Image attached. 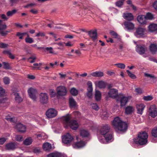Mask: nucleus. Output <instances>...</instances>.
Instances as JSON below:
<instances>
[{
  "mask_svg": "<svg viewBox=\"0 0 157 157\" xmlns=\"http://www.w3.org/2000/svg\"><path fill=\"white\" fill-rule=\"evenodd\" d=\"M110 127L108 124L103 125L101 129L97 131V135L99 141L102 144L110 143L114 140L112 133L109 132Z\"/></svg>",
  "mask_w": 157,
  "mask_h": 157,
  "instance_id": "f257e3e1",
  "label": "nucleus"
},
{
  "mask_svg": "<svg viewBox=\"0 0 157 157\" xmlns=\"http://www.w3.org/2000/svg\"><path fill=\"white\" fill-rule=\"evenodd\" d=\"M71 115L68 114L63 118L64 127L68 128L69 127L73 130H75L78 127L79 124L77 121L75 120H71Z\"/></svg>",
  "mask_w": 157,
  "mask_h": 157,
  "instance_id": "f03ea898",
  "label": "nucleus"
},
{
  "mask_svg": "<svg viewBox=\"0 0 157 157\" xmlns=\"http://www.w3.org/2000/svg\"><path fill=\"white\" fill-rule=\"evenodd\" d=\"M112 125L115 129L120 131L121 133L125 132L128 128L127 124L125 122H123L118 117L114 118Z\"/></svg>",
  "mask_w": 157,
  "mask_h": 157,
  "instance_id": "7ed1b4c3",
  "label": "nucleus"
},
{
  "mask_svg": "<svg viewBox=\"0 0 157 157\" xmlns=\"http://www.w3.org/2000/svg\"><path fill=\"white\" fill-rule=\"evenodd\" d=\"M148 135L145 132H140L138 136L133 139L134 142L136 144L140 145H146L147 143Z\"/></svg>",
  "mask_w": 157,
  "mask_h": 157,
  "instance_id": "20e7f679",
  "label": "nucleus"
},
{
  "mask_svg": "<svg viewBox=\"0 0 157 157\" xmlns=\"http://www.w3.org/2000/svg\"><path fill=\"white\" fill-rule=\"evenodd\" d=\"M116 100L117 101L120 102L121 106H124L128 101V97L125 96L122 93H120Z\"/></svg>",
  "mask_w": 157,
  "mask_h": 157,
  "instance_id": "39448f33",
  "label": "nucleus"
},
{
  "mask_svg": "<svg viewBox=\"0 0 157 157\" xmlns=\"http://www.w3.org/2000/svg\"><path fill=\"white\" fill-rule=\"evenodd\" d=\"M7 28V26L5 23L2 20H0V34L2 36H5L11 31V30H5Z\"/></svg>",
  "mask_w": 157,
  "mask_h": 157,
  "instance_id": "423d86ee",
  "label": "nucleus"
},
{
  "mask_svg": "<svg viewBox=\"0 0 157 157\" xmlns=\"http://www.w3.org/2000/svg\"><path fill=\"white\" fill-rule=\"evenodd\" d=\"M73 140V137L68 133L62 137L63 143L67 145H70V143Z\"/></svg>",
  "mask_w": 157,
  "mask_h": 157,
  "instance_id": "0eeeda50",
  "label": "nucleus"
},
{
  "mask_svg": "<svg viewBox=\"0 0 157 157\" xmlns=\"http://www.w3.org/2000/svg\"><path fill=\"white\" fill-rule=\"evenodd\" d=\"M135 44H136V51L140 55H142L144 53L146 50V47L144 44H137V42L133 41Z\"/></svg>",
  "mask_w": 157,
  "mask_h": 157,
  "instance_id": "6e6552de",
  "label": "nucleus"
},
{
  "mask_svg": "<svg viewBox=\"0 0 157 157\" xmlns=\"http://www.w3.org/2000/svg\"><path fill=\"white\" fill-rule=\"evenodd\" d=\"M57 94L60 96L65 95L67 93V89L64 86H60L56 88Z\"/></svg>",
  "mask_w": 157,
  "mask_h": 157,
  "instance_id": "1a4fd4ad",
  "label": "nucleus"
},
{
  "mask_svg": "<svg viewBox=\"0 0 157 157\" xmlns=\"http://www.w3.org/2000/svg\"><path fill=\"white\" fill-rule=\"evenodd\" d=\"M40 101L41 104H46L48 102V96L46 93H41L39 95Z\"/></svg>",
  "mask_w": 157,
  "mask_h": 157,
  "instance_id": "9d476101",
  "label": "nucleus"
},
{
  "mask_svg": "<svg viewBox=\"0 0 157 157\" xmlns=\"http://www.w3.org/2000/svg\"><path fill=\"white\" fill-rule=\"evenodd\" d=\"M57 111L54 109H50L47 110L46 112V115L49 118H52L55 117L57 115Z\"/></svg>",
  "mask_w": 157,
  "mask_h": 157,
  "instance_id": "9b49d317",
  "label": "nucleus"
},
{
  "mask_svg": "<svg viewBox=\"0 0 157 157\" xmlns=\"http://www.w3.org/2000/svg\"><path fill=\"white\" fill-rule=\"evenodd\" d=\"M108 94L109 97L117 99L119 95L118 90L114 88L110 89L108 93Z\"/></svg>",
  "mask_w": 157,
  "mask_h": 157,
  "instance_id": "f8f14e48",
  "label": "nucleus"
},
{
  "mask_svg": "<svg viewBox=\"0 0 157 157\" xmlns=\"http://www.w3.org/2000/svg\"><path fill=\"white\" fill-rule=\"evenodd\" d=\"M149 115L153 118L155 117L157 115V109L155 105L150 106Z\"/></svg>",
  "mask_w": 157,
  "mask_h": 157,
  "instance_id": "ddd939ff",
  "label": "nucleus"
},
{
  "mask_svg": "<svg viewBox=\"0 0 157 157\" xmlns=\"http://www.w3.org/2000/svg\"><path fill=\"white\" fill-rule=\"evenodd\" d=\"M28 92L30 97L33 101H36V97L35 95L37 93V90L34 89L30 88L28 90Z\"/></svg>",
  "mask_w": 157,
  "mask_h": 157,
  "instance_id": "4468645a",
  "label": "nucleus"
},
{
  "mask_svg": "<svg viewBox=\"0 0 157 157\" xmlns=\"http://www.w3.org/2000/svg\"><path fill=\"white\" fill-rule=\"evenodd\" d=\"M87 84L88 86L87 88V96L89 98H91L92 97L93 91L92 83L91 81H88L87 82Z\"/></svg>",
  "mask_w": 157,
  "mask_h": 157,
  "instance_id": "2eb2a0df",
  "label": "nucleus"
},
{
  "mask_svg": "<svg viewBox=\"0 0 157 157\" xmlns=\"http://www.w3.org/2000/svg\"><path fill=\"white\" fill-rule=\"evenodd\" d=\"M145 30V29L140 27L138 28L135 33V35L137 37H141L144 35Z\"/></svg>",
  "mask_w": 157,
  "mask_h": 157,
  "instance_id": "dca6fc26",
  "label": "nucleus"
},
{
  "mask_svg": "<svg viewBox=\"0 0 157 157\" xmlns=\"http://www.w3.org/2000/svg\"><path fill=\"white\" fill-rule=\"evenodd\" d=\"M131 21L127 20L124 23L125 28L128 31L133 30L134 28V25Z\"/></svg>",
  "mask_w": 157,
  "mask_h": 157,
  "instance_id": "f3484780",
  "label": "nucleus"
},
{
  "mask_svg": "<svg viewBox=\"0 0 157 157\" xmlns=\"http://www.w3.org/2000/svg\"><path fill=\"white\" fill-rule=\"evenodd\" d=\"M148 31L152 33H157V24H151L148 26Z\"/></svg>",
  "mask_w": 157,
  "mask_h": 157,
  "instance_id": "a211bd4d",
  "label": "nucleus"
},
{
  "mask_svg": "<svg viewBox=\"0 0 157 157\" xmlns=\"http://www.w3.org/2000/svg\"><path fill=\"white\" fill-rule=\"evenodd\" d=\"M88 34L93 41H95L97 38V30H92L88 32Z\"/></svg>",
  "mask_w": 157,
  "mask_h": 157,
  "instance_id": "6ab92c4d",
  "label": "nucleus"
},
{
  "mask_svg": "<svg viewBox=\"0 0 157 157\" xmlns=\"http://www.w3.org/2000/svg\"><path fill=\"white\" fill-rule=\"evenodd\" d=\"M15 128L17 130L21 133H24L26 131V127L21 123L17 124Z\"/></svg>",
  "mask_w": 157,
  "mask_h": 157,
  "instance_id": "aec40b11",
  "label": "nucleus"
},
{
  "mask_svg": "<svg viewBox=\"0 0 157 157\" xmlns=\"http://www.w3.org/2000/svg\"><path fill=\"white\" fill-rule=\"evenodd\" d=\"M86 144V143L85 142L81 141L74 143L72 145L74 148L78 149L84 147Z\"/></svg>",
  "mask_w": 157,
  "mask_h": 157,
  "instance_id": "412c9836",
  "label": "nucleus"
},
{
  "mask_svg": "<svg viewBox=\"0 0 157 157\" xmlns=\"http://www.w3.org/2000/svg\"><path fill=\"white\" fill-rule=\"evenodd\" d=\"M5 92V90L2 87L0 86V104L4 103L6 101V98L2 96Z\"/></svg>",
  "mask_w": 157,
  "mask_h": 157,
  "instance_id": "4be33fe9",
  "label": "nucleus"
},
{
  "mask_svg": "<svg viewBox=\"0 0 157 157\" xmlns=\"http://www.w3.org/2000/svg\"><path fill=\"white\" fill-rule=\"evenodd\" d=\"M12 90L15 96V100L18 103L21 102L22 101V99L20 96L19 94L13 89Z\"/></svg>",
  "mask_w": 157,
  "mask_h": 157,
  "instance_id": "5701e85b",
  "label": "nucleus"
},
{
  "mask_svg": "<svg viewBox=\"0 0 157 157\" xmlns=\"http://www.w3.org/2000/svg\"><path fill=\"white\" fill-rule=\"evenodd\" d=\"M145 107V106L143 104L137 105L136 108L137 109V113L141 115Z\"/></svg>",
  "mask_w": 157,
  "mask_h": 157,
  "instance_id": "b1692460",
  "label": "nucleus"
},
{
  "mask_svg": "<svg viewBox=\"0 0 157 157\" xmlns=\"http://www.w3.org/2000/svg\"><path fill=\"white\" fill-rule=\"evenodd\" d=\"M16 147V145L14 143H10L6 145V148L9 150H14Z\"/></svg>",
  "mask_w": 157,
  "mask_h": 157,
  "instance_id": "393cba45",
  "label": "nucleus"
},
{
  "mask_svg": "<svg viewBox=\"0 0 157 157\" xmlns=\"http://www.w3.org/2000/svg\"><path fill=\"white\" fill-rule=\"evenodd\" d=\"M149 49L152 54H155L157 52V46L154 44H151L150 45Z\"/></svg>",
  "mask_w": 157,
  "mask_h": 157,
  "instance_id": "a878e982",
  "label": "nucleus"
},
{
  "mask_svg": "<svg viewBox=\"0 0 157 157\" xmlns=\"http://www.w3.org/2000/svg\"><path fill=\"white\" fill-rule=\"evenodd\" d=\"M134 110V108L132 106H128L125 108V113L126 115L132 114Z\"/></svg>",
  "mask_w": 157,
  "mask_h": 157,
  "instance_id": "bb28decb",
  "label": "nucleus"
},
{
  "mask_svg": "<svg viewBox=\"0 0 157 157\" xmlns=\"http://www.w3.org/2000/svg\"><path fill=\"white\" fill-rule=\"evenodd\" d=\"M90 75L95 77H101L104 75V73L101 71H97L91 73Z\"/></svg>",
  "mask_w": 157,
  "mask_h": 157,
  "instance_id": "cd10ccee",
  "label": "nucleus"
},
{
  "mask_svg": "<svg viewBox=\"0 0 157 157\" xmlns=\"http://www.w3.org/2000/svg\"><path fill=\"white\" fill-rule=\"evenodd\" d=\"M63 155L61 153L56 152L49 154L47 155V157H62Z\"/></svg>",
  "mask_w": 157,
  "mask_h": 157,
  "instance_id": "c85d7f7f",
  "label": "nucleus"
},
{
  "mask_svg": "<svg viewBox=\"0 0 157 157\" xmlns=\"http://www.w3.org/2000/svg\"><path fill=\"white\" fill-rule=\"evenodd\" d=\"M123 16V18L127 20H133V17L131 13H124Z\"/></svg>",
  "mask_w": 157,
  "mask_h": 157,
  "instance_id": "c756f323",
  "label": "nucleus"
},
{
  "mask_svg": "<svg viewBox=\"0 0 157 157\" xmlns=\"http://www.w3.org/2000/svg\"><path fill=\"white\" fill-rule=\"evenodd\" d=\"M43 147L44 150L46 151H49L51 149V145L49 143H45L43 145Z\"/></svg>",
  "mask_w": 157,
  "mask_h": 157,
  "instance_id": "7c9ffc66",
  "label": "nucleus"
},
{
  "mask_svg": "<svg viewBox=\"0 0 157 157\" xmlns=\"http://www.w3.org/2000/svg\"><path fill=\"white\" fill-rule=\"evenodd\" d=\"M98 85L100 88H105L107 86V83L104 81H100L98 82Z\"/></svg>",
  "mask_w": 157,
  "mask_h": 157,
  "instance_id": "2f4dec72",
  "label": "nucleus"
},
{
  "mask_svg": "<svg viewBox=\"0 0 157 157\" xmlns=\"http://www.w3.org/2000/svg\"><path fill=\"white\" fill-rule=\"evenodd\" d=\"M70 106L71 108L75 107L76 106V101L72 98H71L69 99Z\"/></svg>",
  "mask_w": 157,
  "mask_h": 157,
  "instance_id": "473e14b6",
  "label": "nucleus"
},
{
  "mask_svg": "<svg viewBox=\"0 0 157 157\" xmlns=\"http://www.w3.org/2000/svg\"><path fill=\"white\" fill-rule=\"evenodd\" d=\"M95 100L97 101L100 100L101 98V92L96 90H95Z\"/></svg>",
  "mask_w": 157,
  "mask_h": 157,
  "instance_id": "72a5a7b5",
  "label": "nucleus"
},
{
  "mask_svg": "<svg viewBox=\"0 0 157 157\" xmlns=\"http://www.w3.org/2000/svg\"><path fill=\"white\" fill-rule=\"evenodd\" d=\"M80 134L81 136L83 137H87L89 134V132L88 131L84 129L81 130Z\"/></svg>",
  "mask_w": 157,
  "mask_h": 157,
  "instance_id": "f704fd0d",
  "label": "nucleus"
},
{
  "mask_svg": "<svg viewBox=\"0 0 157 157\" xmlns=\"http://www.w3.org/2000/svg\"><path fill=\"white\" fill-rule=\"evenodd\" d=\"M33 142V140L31 137H29L27 138L24 141L25 145H28L31 144Z\"/></svg>",
  "mask_w": 157,
  "mask_h": 157,
  "instance_id": "c9c22d12",
  "label": "nucleus"
},
{
  "mask_svg": "<svg viewBox=\"0 0 157 157\" xmlns=\"http://www.w3.org/2000/svg\"><path fill=\"white\" fill-rule=\"evenodd\" d=\"M110 33L113 38H117L118 40H121V38L118 34L115 32L112 31L110 32Z\"/></svg>",
  "mask_w": 157,
  "mask_h": 157,
  "instance_id": "e433bc0d",
  "label": "nucleus"
},
{
  "mask_svg": "<svg viewBox=\"0 0 157 157\" xmlns=\"http://www.w3.org/2000/svg\"><path fill=\"white\" fill-rule=\"evenodd\" d=\"M45 50L47 51L50 54H53L54 55H56L57 54V53L53 51V48L52 47H46L45 48Z\"/></svg>",
  "mask_w": 157,
  "mask_h": 157,
  "instance_id": "4c0bfd02",
  "label": "nucleus"
},
{
  "mask_svg": "<svg viewBox=\"0 0 157 157\" xmlns=\"http://www.w3.org/2000/svg\"><path fill=\"white\" fill-rule=\"evenodd\" d=\"M70 92L71 94L74 96H76L78 94V90L74 87L71 88Z\"/></svg>",
  "mask_w": 157,
  "mask_h": 157,
  "instance_id": "58836bf2",
  "label": "nucleus"
},
{
  "mask_svg": "<svg viewBox=\"0 0 157 157\" xmlns=\"http://www.w3.org/2000/svg\"><path fill=\"white\" fill-rule=\"evenodd\" d=\"M114 65L121 69H124L125 67V65L124 63H118L114 64Z\"/></svg>",
  "mask_w": 157,
  "mask_h": 157,
  "instance_id": "ea45409f",
  "label": "nucleus"
},
{
  "mask_svg": "<svg viewBox=\"0 0 157 157\" xmlns=\"http://www.w3.org/2000/svg\"><path fill=\"white\" fill-rule=\"evenodd\" d=\"M36 57L35 55L32 56L28 59V61L30 63H32L35 62Z\"/></svg>",
  "mask_w": 157,
  "mask_h": 157,
  "instance_id": "a19ab883",
  "label": "nucleus"
},
{
  "mask_svg": "<svg viewBox=\"0 0 157 157\" xmlns=\"http://www.w3.org/2000/svg\"><path fill=\"white\" fill-rule=\"evenodd\" d=\"M151 134L155 138L157 137V127L154 128L152 130Z\"/></svg>",
  "mask_w": 157,
  "mask_h": 157,
  "instance_id": "79ce46f5",
  "label": "nucleus"
},
{
  "mask_svg": "<svg viewBox=\"0 0 157 157\" xmlns=\"http://www.w3.org/2000/svg\"><path fill=\"white\" fill-rule=\"evenodd\" d=\"M92 108L93 109L97 111L99 109V107L97 104L96 103H92L91 104Z\"/></svg>",
  "mask_w": 157,
  "mask_h": 157,
  "instance_id": "37998d69",
  "label": "nucleus"
},
{
  "mask_svg": "<svg viewBox=\"0 0 157 157\" xmlns=\"http://www.w3.org/2000/svg\"><path fill=\"white\" fill-rule=\"evenodd\" d=\"M25 41L26 42L30 44H31L33 42V39L30 37L29 35H28L27 37L25 38Z\"/></svg>",
  "mask_w": 157,
  "mask_h": 157,
  "instance_id": "c03bdc74",
  "label": "nucleus"
},
{
  "mask_svg": "<svg viewBox=\"0 0 157 157\" xmlns=\"http://www.w3.org/2000/svg\"><path fill=\"white\" fill-rule=\"evenodd\" d=\"M153 98V97L151 95H148L147 96H144L143 97V99L145 101H150Z\"/></svg>",
  "mask_w": 157,
  "mask_h": 157,
  "instance_id": "a18cd8bd",
  "label": "nucleus"
},
{
  "mask_svg": "<svg viewBox=\"0 0 157 157\" xmlns=\"http://www.w3.org/2000/svg\"><path fill=\"white\" fill-rule=\"evenodd\" d=\"M126 72L128 75L132 79H135L136 78V75L131 72L129 70H127Z\"/></svg>",
  "mask_w": 157,
  "mask_h": 157,
  "instance_id": "49530a36",
  "label": "nucleus"
},
{
  "mask_svg": "<svg viewBox=\"0 0 157 157\" xmlns=\"http://www.w3.org/2000/svg\"><path fill=\"white\" fill-rule=\"evenodd\" d=\"M145 19L148 20H151L154 18L153 15L150 13H147L145 16Z\"/></svg>",
  "mask_w": 157,
  "mask_h": 157,
  "instance_id": "de8ad7c7",
  "label": "nucleus"
},
{
  "mask_svg": "<svg viewBox=\"0 0 157 157\" xmlns=\"http://www.w3.org/2000/svg\"><path fill=\"white\" fill-rule=\"evenodd\" d=\"M17 12L15 10H13L12 11H9L7 13V15L8 17H11L14 14Z\"/></svg>",
  "mask_w": 157,
  "mask_h": 157,
  "instance_id": "09e8293b",
  "label": "nucleus"
},
{
  "mask_svg": "<svg viewBox=\"0 0 157 157\" xmlns=\"http://www.w3.org/2000/svg\"><path fill=\"white\" fill-rule=\"evenodd\" d=\"M3 81L5 85H8L10 83V79L9 77H5L3 78Z\"/></svg>",
  "mask_w": 157,
  "mask_h": 157,
  "instance_id": "8fccbe9b",
  "label": "nucleus"
},
{
  "mask_svg": "<svg viewBox=\"0 0 157 157\" xmlns=\"http://www.w3.org/2000/svg\"><path fill=\"white\" fill-rule=\"evenodd\" d=\"M49 94L51 98H53L56 95V93L54 90L50 89L49 91Z\"/></svg>",
  "mask_w": 157,
  "mask_h": 157,
  "instance_id": "3c124183",
  "label": "nucleus"
},
{
  "mask_svg": "<svg viewBox=\"0 0 157 157\" xmlns=\"http://www.w3.org/2000/svg\"><path fill=\"white\" fill-rule=\"evenodd\" d=\"M33 70H40V67H39V64L38 63H35L33 64V66L32 67Z\"/></svg>",
  "mask_w": 157,
  "mask_h": 157,
  "instance_id": "603ef678",
  "label": "nucleus"
},
{
  "mask_svg": "<svg viewBox=\"0 0 157 157\" xmlns=\"http://www.w3.org/2000/svg\"><path fill=\"white\" fill-rule=\"evenodd\" d=\"M15 140L17 141H21L23 140V137L22 136L17 135L15 136Z\"/></svg>",
  "mask_w": 157,
  "mask_h": 157,
  "instance_id": "864d4df0",
  "label": "nucleus"
},
{
  "mask_svg": "<svg viewBox=\"0 0 157 157\" xmlns=\"http://www.w3.org/2000/svg\"><path fill=\"white\" fill-rule=\"evenodd\" d=\"M139 23V25L141 26H143L147 24V20H137Z\"/></svg>",
  "mask_w": 157,
  "mask_h": 157,
  "instance_id": "5fc2aeb1",
  "label": "nucleus"
},
{
  "mask_svg": "<svg viewBox=\"0 0 157 157\" xmlns=\"http://www.w3.org/2000/svg\"><path fill=\"white\" fill-rule=\"evenodd\" d=\"M5 119L8 121H10L11 122H15V120H13V118L11 117H10L9 115L6 116Z\"/></svg>",
  "mask_w": 157,
  "mask_h": 157,
  "instance_id": "6e6d98bb",
  "label": "nucleus"
},
{
  "mask_svg": "<svg viewBox=\"0 0 157 157\" xmlns=\"http://www.w3.org/2000/svg\"><path fill=\"white\" fill-rule=\"evenodd\" d=\"M101 117L102 118L107 117H108V114L107 112L106 111H103L102 113H101Z\"/></svg>",
  "mask_w": 157,
  "mask_h": 157,
  "instance_id": "4d7b16f0",
  "label": "nucleus"
},
{
  "mask_svg": "<svg viewBox=\"0 0 157 157\" xmlns=\"http://www.w3.org/2000/svg\"><path fill=\"white\" fill-rule=\"evenodd\" d=\"M3 68L5 69H8L10 68L9 64L8 63L3 62L2 63Z\"/></svg>",
  "mask_w": 157,
  "mask_h": 157,
  "instance_id": "13d9d810",
  "label": "nucleus"
},
{
  "mask_svg": "<svg viewBox=\"0 0 157 157\" xmlns=\"http://www.w3.org/2000/svg\"><path fill=\"white\" fill-rule=\"evenodd\" d=\"M120 42L119 43V48L121 50H122L123 48V43L121 39V40H118Z\"/></svg>",
  "mask_w": 157,
  "mask_h": 157,
  "instance_id": "bf43d9fd",
  "label": "nucleus"
},
{
  "mask_svg": "<svg viewBox=\"0 0 157 157\" xmlns=\"http://www.w3.org/2000/svg\"><path fill=\"white\" fill-rule=\"evenodd\" d=\"M45 36V33L43 32H39L37 33L35 36L36 37L44 36Z\"/></svg>",
  "mask_w": 157,
  "mask_h": 157,
  "instance_id": "052dcab7",
  "label": "nucleus"
},
{
  "mask_svg": "<svg viewBox=\"0 0 157 157\" xmlns=\"http://www.w3.org/2000/svg\"><path fill=\"white\" fill-rule=\"evenodd\" d=\"M144 75L145 77L149 78H152L153 79L155 78V76L152 75V74H150L148 73H145L144 74Z\"/></svg>",
  "mask_w": 157,
  "mask_h": 157,
  "instance_id": "680f3d73",
  "label": "nucleus"
},
{
  "mask_svg": "<svg viewBox=\"0 0 157 157\" xmlns=\"http://www.w3.org/2000/svg\"><path fill=\"white\" fill-rule=\"evenodd\" d=\"M8 46V45L7 44L3 43H0V48H5L7 47Z\"/></svg>",
  "mask_w": 157,
  "mask_h": 157,
  "instance_id": "e2e57ef3",
  "label": "nucleus"
},
{
  "mask_svg": "<svg viewBox=\"0 0 157 157\" xmlns=\"http://www.w3.org/2000/svg\"><path fill=\"white\" fill-rule=\"evenodd\" d=\"M7 138H0V145L3 144L6 141Z\"/></svg>",
  "mask_w": 157,
  "mask_h": 157,
  "instance_id": "0e129e2a",
  "label": "nucleus"
},
{
  "mask_svg": "<svg viewBox=\"0 0 157 157\" xmlns=\"http://www.w3.org/2000/svg\"><path fill=\"white\" fill-rule=\"evenodd\" d=\"M135 91L138 94H141L142 93V89L140 88H138L135 89Z\"/></svg>",
  "mask_w": 157,
  "mask_h": 157,
  "instance_id": "69168bd1",
  "label": "nucleus"
},
{
  "mask_svg": "<svg viewBox=\"0 0 157 157\" xmlns=\"http://www.w3.org/2000/svg\"><path fill=\"white\" fill-rule=\"evenodd\" d=\"M123 3L122 1H119L116 2V5L118 7H120L123 5Z\"/></svg>",
  "mask_w": 157,
  "mask_h": 157,
  "instance_id": "338daca9",
  "label": "nucleus"
},
{
  "mask_svg": "<svg viewBox=\"0 0 157 157\" xmlns=\"http://www.w3.org/2000/svg\"><path fill=\"white\" fill-rule=\"evenodd\" d=\"M16 36L19 37V38L20 39H23V35L20 32H17V33Z\"/></svg>",
  "mask_w": 157,
  "mask_h": 157,
  "instance_id": "774afa93",
  "label": "nucleus"
}]
</instances>
